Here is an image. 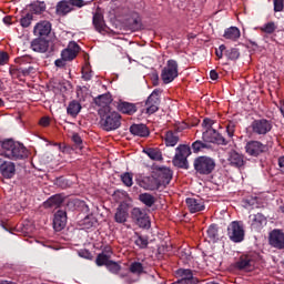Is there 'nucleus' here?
<instances>
[{"label":"nucleus","instance_id":"58","mask_svg":"<svg viewBox=\"0 0 284 284\" xmlns=\"http://www.w3.org/2000/svg\"><path fill=\"white\" fill-rule=\"evenodd\" d=\"M141 28V19H133V23L131 24V30H140Z\"/></svg>","mask_w":284,"mask_h":284},{"label":"nucleus","instance_id":"3","mask_svg":"<svg viewBox=\"0 0 284 284\" xmlns=\"http://www.w3.org/2000/svg\"><path fill=\"white\" fill-rule=\"evenodd\" d=\"M2 156L11 161H21L28 158V149L20 142L6 140L1 142Z\"/></svg>","mask_w":284,"mask_h":284},{"label":"nucleus","instance_id":"23","mask_svg":"<svg viewBox=\"0 0 284 284\" xmlns=\"http://www.w3.org/2000/svg\"><path fill=\"white\" fill-rule=\"evenodd\" d=\"M0 174L3 179H14V174H17V165L13 162L4 161L0 165Z\"/></svg>","mask_w":284,"mask_h":284},{"label":"nucleus","instance_id":"16","mask_svg":"<svg viewBox=\"0 0 284 284\" xmlns=\"http://www.w3.org/2000/svg\"><path fill=\"white\" fill-rule=\"evenodd\" d=\"M68 225V212L58 210L53 215V230L61 232Z\"/></svg>","mask_w":284,"mask_h":284},{"label":"nucleus","instance_id":"40","mask_svg":"<svg viewBox=\"0 0 284 284\" xmlns=\"http://www.w3.org/2000/svg\"><path fill=\"white\" fill-rule=\"evenodd\" d=\"M278 26H276V23L273 21L267 22L260 28L261 32H264L265 34H274V32H276Z\"/></svg>","mask_w":284,"mask_h":284},{"label":"nucleus","instance_id":"8","mask_svg":"<svg viewBox=\"0 0 284 284\" xmlns=\"http://www.w3.org/2000/svg\"><path fill=\"white\" fill-rule=\"evenodd\" d=\"M227 236L232 243H243V241H245V227L243 226V222H231L227 226Z\"/></svg>","mask_w":284,"mask_h":284},{"label":"nucleus","instance_id":"27","mask_svg":"<svg viewBox=\"0 0 284 284\" xmlns=\"http://www.w3.org/2000/svg\"><path fill=\"white\" fill-rule=\"evenodd\" d=\"M190 149L194 154H199L201 152H207L212 150V144L207 143L205 140H196L191 144Z\"/></svg>","mask_w":284,"mask_h":284},{"label":"nucleus","instance_id":"64","mask_svg":"<svg viewBox=\"0 0 284 284\" xmlns=\"http://www.w3.org/2000/svg\"><path fill=\"white\" fill-rule=\"evenodd\" d=\"M210 79H212V81H216L219 79V72H216V70H211Z\"/></svg>","mask_w":284,"mask_h":284},{"label":"nucleus","instance_id":"7","mask_svg":"<svg viewBox=\"0 0 284 284\" xmlns=\"http://www.w3.org/2000/svg\"><path fill=\"white\" fill-rule=\"evenodd\" d=\"M143 247L144 250H156L154 241H156V231L152 229V221L148 214L143 215Z\"/></svg>","mask_w":284,"mask_h":284},{"label":"nucleus","instance_id":"49","mask_svg":"<svg viewBox=\"0 0 284 284\" xmlns=\"http://www.w3.org/2000/svg\"><path fill=\"white\" fill-rule=\"evenodd\" d=\"M106 270H109L111 274H119V272H121V265L111 260L109 264H106Z\"/></svg>","mask_w":284,"mask_h":284},{"label":"nucleus","instance_id":"47","mask_svg":"<svg viewBox=\"0 0 284 284\" xmlns=\"http://www.w3.org/2000/svg\"><path fill=\"white\" fill-rule=\"evenodd\" d=\"M130 132L133 136L143 138V124H133L130 126Z\"/></svg>","mask_w":284,"mask_h":284},{"label":"nucleus","instance_id":"1","mask_svg":"<svg viewBox=\"0 0 284 284\" xmlns=\"http://www.w3.org/2000/svg\"><path fill=\"white\" fill-rule=\"evenodd\" d=\"M146 169L149 173L143 178V190H149L150 192L168 187L174 175V172L166 166L153 164L152 166H146Z\"/></svg>","mask_w":284,"mask_h":284},{"label":"nucleus","instance_id":"35","mask_svg":"<svg viewBox=\"0 0 284 284\" xmlns=\"http://www.w3.org/2000/svg\"><path fill=\"white\" fill-rule=\"evenodd\" d=\"M207 237L213 243H216L219 241V225L217 224H211L206 231Z\"/></svg>","mask_w":284,"mask_h":284},{"label":"nucleus","instance_id":"10","mask_svg":"<svg viewBox=\"0 0 284 284\" xmlns=\"http://www.w3.org/2000/svg\"><path fill=\"white\" fill-rule=\"evenodd\" d=\"M250 130L252 134L265 136V134L272 132V121L267 119L254 120L250 125Z\"/></svg>","mask_w":284,"mask_h":284},{"label":"nucleus","instance_id":"39","mask_svg":"<svg viewBox=\"0 0 284 284\" xmlns=\"http://www.w3.org/2000/svg\"><path fill=\"white\" fill-rule=\"evenodd\" d=\"M216 135V130L215 129H206L202 133V140L205 141L206 143H213L214 142V136Z\"/></svg>","mask_w":284,"mask_h":284},{"label":"nucleus","instance_id":"31","mask_svg":"<svg viewBox=\"0 0 284 284\" xmlns=\"http://www.w3.org/2000/svg\"><path fill=\"white\" fill-rule=\"evenodd\" d=\"M180 141L179 134L173 131H166L164 135V143L166 148H174Z\"/></svg>","mask_w":284,"mask_h":284},{"label":"nucleus","instance_id":"18","mask_svg":"<svg viewBox=\"0 0 284 284\" xmlns=\"http://www.w3.org/2000/svg\"><path fill=\"white\" fill-rule=\"evenodd\" d=\"M235 270L250 272L254 270V257L252 255H241L234 265Z\"/></svg>","mask_w":284,"mask_h":284},{"label":"nucleus","instance_id":"36","mask_svg":"<svg viewBox=\"0 0 284 284\" xmlns=\"http://www.w3.org/2000/svg\"><path fill=\"white\" fill-rule=\"evenodd\" d=\"M80 225L83 230H92L97 225V219L92 215H87L81 222Z\"/></svg>","mask_w":284,"mask_h":284},{"label":"nucleus","instance_id":"43","mask_svg":"<svg viewBox=\"0 0 284 284\" xmlns=\"http://www.w3.org/2000/svg\"><path fill=\"white\" fill-rule=\"evenodd\" d=\"M154 203H156V196L151 193H143V205L146 207H154Z\"/></svg>","mask_w":284,"mask_h":284},{"label":"nucleus","instance_id":"42","mask_svg":"<svg viewBox=\"0 0 284 284\" xmlns=\"http://www.w3.org/2000/svg\"><path fill=\"white\" fill-rule=\"evenodd\" d=\"M232 140L226 139L225 136H223V134H221L219 131H215V136L213 139V143L215 145H229V143L231 142Z\"/></svg>","mask_w":284,"mask_h":284},{"label":"nucleus","instance_id":"51","mask_svg":"<svg viewBox=\"0 0 284 284\" xmlns=\"http://www.w3.org/2000/svg\"><path fill=\"white\" fill-rule=\"evenodd\" d=\"M274 12H283L284 0H273Z\"/></svg>","mask_w":284,"mask_h":284},{"label":"nucleus","instance_id":"55","mask_svg":"<svg viewBox=\"0 0 284 284\" xmlns=\"http://www.w3.org/2000/svg\"><path fill=\"white\" fill-rule=\"evenodd\" d=\"M212 125H214V120L205 118L202 122V128H205L206 130H213Z\"/></svg>","mask_w":284,"mask_h":284},{"label":"nucleus","instance_id":"32","mask_svg":"<svg viewBox=\"0 0 284 284\" xmlns=\"http://www.w3.org/2000/svg\"><path fill=\"white\" fill-rule=\"evenodd\" d=\"M131 219L139 227H143V210L134 207L131 212Z\"/></svg>","mask_w":284,"mask_h":284},{"label":"nucleus","instance_id":"59","mask_svg":"<svg viewBox=\"0 0 284 284\" xmlns=\"http://www.w3.org/2000/svg\"><path fill=\"white\" fill-rule=\"evenodd\" d=\"M39 124L42 128H48V125H50V118L49 116H43L40 119Z\"/></svg>","mask_w":284,"mask_h":284},{"label":"nucleus","instance_id":"15","mask_svg":"<svg viewBox=\"0 0 284 284\" xmlns=\"http://www.w3.org/2000/svg\"><path fill=\"white\" fill-rule=\"evenodd\" d=\"M9 74L12 77V79H19V81H21L22 77H30V74H34V67L29 65L28 68H23L21 65H11L9 69Z\"/></svg>","mask_w":284,"mask_h":284},{"label":"nucleus","instance_id":"45","mask_svg":"<svg viewBox=\"0 0 284 284\" xmlns=\"http://www.w3.org/2000/svg\"><path fill=\"white\" fill-rule=\"evenodd\" d=\"M129 270L131 274H136L139 276L143 274V264L140 262H132Z\"/></svg>","mask_w":284,"mask_h":284},{"label":"nucleus","instance_id":"61","mask_svg":"<svg viewBox=\"0 0 284 284\" xmlns=\"http://www.w3.org/2000/svg\"><path fill=\"white\" fill-rule=\"evenodd\" d=\"M65 61H68V60H63V58L58 59V60L54 61V65L57 68H65Z\"/></svg>","mask_w":284,"mask_h":284},{"label":"nucleus","instance_id":"37","mask_svg":"<svg viewBox=\"0 0 284 284\" xmlns=\"http://www.w3.org/2000/svg\"><path fill=\"white\" fill-rule=\"evenodd\" d=\"M250 219H252V225L254 227H261V225H263V223H266L267 219L265 217V215H263V213H256L250 216Z\"/></svg>","mask_w":284,"mask_h":284},{"label":"nucleus","instance_id":"38","mask_svg":"<svg viewBox=\"0 0 284 284\" xmlns=\"http://www.w3.org/2000/svg\"><path fill=\"white\" fill-rule=\"evenodd\" d=\"M236 125H239V122L236 120H230L226 123V134H227L230 141H232V139H234V132H236Z\"/></svg>","mask_w":284,"mask_h":284},{"label":"nucleus","instance_id":"11","mask_svg":"<svg viewBox=\"0 0 284 284\" xmlns=\"http://www.w3.org/2000/svg\"><path fill=\"white\" fill-rule=\"evenodd\" d=\"M244 150L248 156L257 158L267 152V145L263 144L261 141L251 140L246 142Z\"/></svg>","mask_w":284,"mask_h":284},{"label":"nucleus","instance_id":"44","mask_svg":"<svg viewBox=\"0 0 284 284\" xmlns=\"http://www.w3.org/2000/svg\"><path fill=\"white\" fill-rule=\"evenodd\" d=\"M31 10L34 12V14H42V12H45V2L37 1L32 3Z\"/></svg>","mask_w":284,"mask_h":284},{"label":"nucleus","instance_id":"13","mask_svg":"<svg viewBox=\"0 0 284 284\" xmlns=\"http://www.w3.org/2000/svg\"><path fill=\"white\" fill-rule=\"evenodd\" d=\"M79 52H81V47L79 45V43L71 41L69 42L67 49L62 50L61 58L63 59V61H74Z\"/></svg>","mask_w":284,"mask_h":284},{"label":"nucleus","instance_id":"9","mask_svg":"<svg viewBox=\"0 0 284 284\" xmlns=\"http://www.w3.org/2000/svg\"><path fill=\"white\" fill-rule=\"evenodd\" d=\"M179 77V62L176 60H168L166 65L162 69L161 79L165 85L172 83Z\"/></svg>","mask_w":284,"mask_h":284},{"label":"nucleus","instance_id":"14","mask_svg":"<svg viewBox=\"0 0 284 284\" xmlns=\"http://www.w3.org/2000/svg\"><path fill=\"white\" fill-rule=\"evenodd\" d=\"M268 243L275 250H284V232L278 229L273 230L268 235Z\"/></svg>","mask_w":284,"mask_h":284},{"label":"nucleus","instance_id":"26","mask_svg":"<svg viewBox=\"0 0 284 284\" xmlns=\"http://www.w3.org/2000/svg\"><path fill=\"white\" fill-rule=\"evenodd\" d=\"M128 210L129 207L126 203H121L118 206L114 215L115 223H125L128 221V216H129Z\"/></svg>","mask_w":284,"mask_h":284},{"label":"nucleus","instance_id":"6","mask_svg":"<svg viewBox=\"0 0 284 284\" xmlns=\"http://www.w3.org/2000/svg\"><path fill=\"white\" fill-rule=\"evenodd\" d=\"M175 155L173 158V165L180 168V170H190V162H187V156L192 154V149L186 144H180L175 149Z\"/></svg>","mask_w":284,"mask_h":284},{"label":"nucleus","instance_id":"17","mask_svg":"<svg viewBox=\"0 0 284 284\" xmlns=\"http://www.w3.org/2000/svg\"><path fill=\"white\" fill-rule=\"evenodd\" d=\"M185 203L191 214H196V212H203L205 210V202L201 197H186Z\"/></svg>","mask_w":284,"mask_h":284},{"label":"nucleus","instance_id":"52","mask_svg":"<svg viewBox=\"0 0 284 284\" xmlns=\"http://www.w3.org/2000/svg\"><path fill=\"white\" fill-rule=\"evenodd\" d=\"M8 61H10V54L6 51H0V65H7Z\"/></svg>","mask_w":284,"mask_h":284},{"label":"nucleus","instance_id":"53","mask_svg":"<svg viewBox=\"0 0 284 284\" xmlns=\"http://www.w3.org/2000/svg\"><path fill=\"white\" fill-rule=\"evenodd\" d=\"M71 139L75 145H78L79 148H82L83 139H81V135H79V133H73Z\"/></svg>","mask_w":284,"mask_h":284},{"label":"nucleus","instance_id":"29","mask_svg":"<svg viewBox=\"0 0 284 284\" xmlns=\"http://www.w3.org/2000/svg\"><path fill=\"white\" fill-rule=\"evenodd\" d=\"M143 153L151 159V161H163V153L159 148H146L143 149Z\"/></svg>","mask_w":284,"mask_h":284},{"label":"nucleus","instance_id":"46","mask_svg":"<svg viewBox=\"0 0 284 284\" xmlns=\"http://www.w3.org/2000/svg\"><path fill=\"white\" fill-rule=\"evenodd\" d=\"M34 19V16L32 13H27L24 17L20 19V26L23 28H30L32 26V20Z\"/></svg>","mask_w":284,"mask_h":284},{"label":"nucleus","instance_id":"63","mask_svg":"<svg viewBox=\"0 0 284 284\" xmlns=\"http://www.w3.org/2000/svg\"><path fill=\"white\" fill-rule=\"evenodd\" d=\"M277 165L280 168V171L284 174V155L278 158Z\"/></svg>","mask_w":284,"mask_h":284},{"label":"nucleus","instance_id":"57","mask_svg":"<svg viewBox=\"0 0 284 284\" xmlns=\"http://www.w3.org/2000/svg\"><path fill=\"white\" fill-rule=\"evenodd\" d=\"M225 44H221L219 49L215 50V55L217 57V59H223V52L225 53Z\"/></svg>","mask_w":284,"mask_h":284},{"label":"nucleus","instance_id":"25","mask_svg":"<svg viewBox=\"0 0 284 284\" xmlns=\"http://www.w3.org/2000/svg\"><path fill=\"white\" fill-rule=\"evenodd\" d=\"M94 103L100 108V110H112L110 103H112V95L110 93H104L94 98Z\"/></svg>","mask_w":284,"mask_h":284},{"label":"nucleus","instance_id":"24","mask_svg":"<svg viewBox=\"0 0 284 284\" xmlns=\"http://www.w3.org/2000/svg\"><path fill=\"white\" fill-rule=\"evenodd\" d=\"M92 24L95 32H99L100 34H103V32L106 31L108 24H105V18L101 12L93 13Z\"/></svg>","mask_w":284,"mask_h":284},{"label":"nucleus","instance_id":"48","mask_svg":"<svg viewBox=\"0 0 284 284\" xmlns=\"http://www.w3.org/2000/svg\"><path fill=\"white\" fill-rule=\"evenodd\" d=\"M133 175L130 172H125L121 175V181L126 187H132L133 182H132Z\"/></svg>","mask_w":284,"mask_h":284},{"label":"nucleus","instance_id":"4","mask_svg":"<svg viewBox=\"0 0 284 284\" xmlns=\"http://www.w3.org/2000/svg\"><path fill=\"white\" fill-rule=\"evenodd\" d=\"M195 174L200 176H210L216 170V160L207 155H200L193 160Z\"/></svg>","mask_w":284,"mask_h":284},{"label":"nucleus","instance_id":"41","mask_svg":"<svg viewBox=\"0 0 284 284\" xmlns=\"http://www.w3.org/2000/svg\"><path fill=\"white\" fill-rule=\"evenodd\" d=\"M112 260H110V257H108V255H105V253H100L98 254L97 258H95V265H98V267H103V265H105V267H108V265L110 264Z\"/></svg>","mask_w":284,"mask_h":284},{"label":"nucleus","instance_id":"20","mask_svg":"<svg viewBox=\"0 0 284 284\" xmlns=\"http://www.w3.org/2000/svg\"><path fill=\"white\" fill-rule=\"evenodd\" d=\"M30 48L33 52L43 54L50 50V40H47L45 38H36L31 41Z\"/></svg>","mask_w":284,"mask_h":284},{"label":"nucleus","instance_id":"30","mask_svg":"<svg viewBox=\"0 0 284 284\" xmlns=\"http://www.w3.org/2000/svg\"><path fill=\"white\" fill-rule=\"evenodd\" d=\"M223 37L230 41H239L241 39V30L237 27H230L225 29Z\"/></svg>","mask_w":284,"mask_h":284},{"label":"nucleus","instance_id":"56","mask_svg":"<svg viewBox=\"0 0 284 284\" xmlns=\"http://www.w3.org/2000/svg\"><path fill=\"white\" fill-rule=\"evenodd\" d=\"M150 78L153 82V85H159V72H156V70L152 69Z\"/></svg>","mask_w":284,"mask_h":284},{"label":"nucleus","instance_id":"2","mask_svg":"<svg viewBox=\"0 0 284 284\" xmlns=\"http://www.w3.org/2000/svg\"><path fill=\"white\" fill-rule=\"evenodd\" d=\"M98 114L100 116V128L104 132H114L121 128V114L112 109H99Z\"/></svg>","mask_w":284,"mask_h":284},{"label":"nucleus","instance_id":"5","mask_svg":"<svg viewBox=\"0 0 284 284\" xmlns=\"http://www.w3.org/2000/svg\"><path fill=\"white\" fill-rule=\"evenodd\" d=\"M85 6H90V1L61 0L55 6V14L58 17H68L70 12H74V10H81V8H85Z\"/></svg>","mask_w":284,"mask_h":284},{"label":"nucleus","instance_id":"33","mask_svg":"<svg viewBox=\"0 0 284 284\" xmlns=\"http://www.w3.org/2000/svg\"><path fill=\"white\" fill-rule=\"evenodd\" d=\"M119 112H122V114H134L136 112V106L129 102H120L118 104Z\"/></svg>","mask_w":284,"mask_h":284},{"label":"nucleus","instance_id":"50","mask_svg":"<svg viewBox=\"0 0 284 284\" xmlns=\"http://www.w3.org/2000/svg\"><path fill=\"white\" fill-rule=\"evenodd\" d=\"M82 79L83 81H91L92 80V70L89 65L82 68Z\"/></svg>","mask_w":284,"mask_h":284},{"label":"nucleus","instance_id":"62","mask_svg":"<svg viewBox=\"0 0 284 284\" xmlns=\"http://www.w3.org/2000/svg\"><path fill=\"white\" fill-rule=\"evenodd\" d=\"M79 256H81V258H90L91 253L88 250H82L79 252Z\"/></svg>","mask_w":284,"mask_h":284},{"label":"nucleus","instance_id":"12","mask_svg":"<svg viewBox=\"0 0 284 284\" xmlns=\"http://www.w3.org/2000/svg\"><path fill=\"white\" fill-rule=\"evenodd\" d=\"M161 90L155 89L153 92L149 95V98L145 101V112L151 115L155 112H159V105H161Z\"/></svg>","mask_w":284,"mask_h":284},{"label":"nucleus","instance_id":"54","mask_svg":"<svg viewBox=\"0 0 284 284\" xmlns=\"http://www.w3.org/2000/svg\"><path fill=\"white\" fill-rule=\"evenodd\" d=\"M17 63H20V65H26V63H32V57L24 55L22 58L16 59Z\"/></svg>","mask_w":284,"mask_h":284},{"label":"nucleus","instance_id":"28","mask_svg":"<svg viewBox=\"0 0 284 284\" xmlns=\"http://www.w3.org/2000/svg\"><path fill=\"white\" fill-rule=\"evenodd\" d=\"M82 109L83 106H81L80 101L72 100L71 102H69V105L67 106V114L69 116H72V119H77Z\"/></svg>","mask_w":284,"mask_h":284},{"label":"nucleus","instance_id":"21","mask_svg":"<svg viewBox=\"0 0 284 284\" xmlns=\"http://www.w3.org/2000/svg\"><path fill=\"white\" fill-rule=\"evenodd\" d=\"M227 161L232 168L241 169L245 165V155L239 153L236 150H231L229 152Z\"/></svg>","mask_w":284,"mask_h":284},{"label":"nucleus","instance_id":"60","mask_svg":"<svg viewBox=\"0 0 284 284\" xmlns=\"http://www.w3.org/2000/svg\"><path fill=\"white\" fill-rule=\"evenodd\" d=\"M102 254H104V256H108L109 258H112V247L104 246V248L102 250Z\"/></svg>","mask_w":284,"mask_h":284},{"label":"nucleus","instance_id":"22","mask_svg":"<svg viewBox=\"0 0 284 284\" xmlns=\"http://www.w3.org/2000/svg\"><path fill=\"white\" fill-rule=\"evenodd\" d=\"M64 201H65V195L63 193H58V194H54V195L50 196L43 203V207H45V210H49L50 207H54L57 210L61 205H63Z\"/></svg>","mask_w":284,"mask_h":284},{"label":"nucleus","instance_id":"19","mask_svg":"<svg viewBox=\"0 0 284 284\" xmlns=\"http://www.w3.org/2000/svg\"><path fill=\"white\" fill-rule=\"evenodd\" d=\"M50 32H52V23H50V21L39 22L33 28L34 37H39L40 39H44V37H49Z\"/></svg>","mask_w":284,"mask_h":284},{"label":"nucleus","instance_id":"34","mask_svg":"<svg viewBox=\"0 0 284 284\" xmlns=\"http://www.w3.org/2000/svg\"><path fill=\"white\" fill-rule=\"evenodd\" d=\"M224 57H226L229 61H239L241 51L237 48H230L225 50Z\"/></svg>","mask_w":284,"mask_h":284}]
</instances>
